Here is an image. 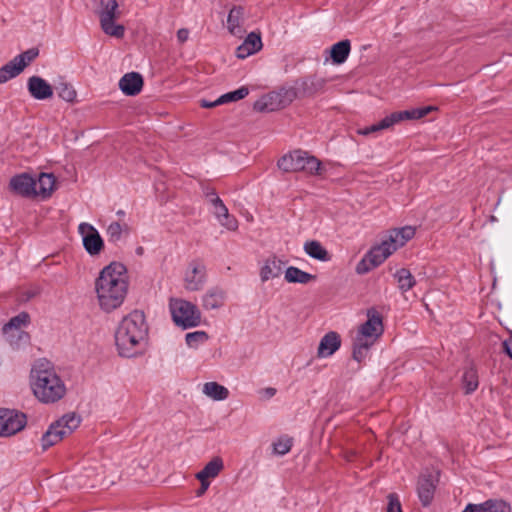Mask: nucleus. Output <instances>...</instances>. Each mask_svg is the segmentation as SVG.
<instances>
[{"label": "nucleus", "mask_w": 512, "mask_h": 512, "mask_svg": "<svg viewBox=\"0 0 512 512\" xmlns=\"http://www.w3.org/2000/svg\"><path fill=\"white\" fill-rule=\"evenodd\" d=\"M128 287L127 269L122 263L111 262L105 266L94 283L99 308L110 313L121 307L127 296Z\"/></svg>", "instance_id": "obj_1"}, {"label": "nucleus", "mask_w": 512, "mask_h": 512, "mask_svg": "<svg viewBox=\"0 0 512 512\" xmlns=\"http://www.w3.org/2000/svg\"><path fill=\"white\" fill-rule=\"evenodd\" d=\"M148 325L142 311L134 310L123 317L115 332V344L122 357H134L145 350Z\"/></svg>", "instance_id": "obj_2"}, {"label": "nucleus", "mask_w": 512, "mask_h": 512, "mask_svg": "<svg viewBox=\"0 0 512 512\" xmlns=\"http://www.w3.org/2000/svg\"><path fill=\"white\" fill-rule=\"evenodd\" d=\"M31 388L43 403H55L66 394V386L49 363L39 362L31 371Z\"/></svg>", "instance_id": "obj_3"}, {"label": "nucleus", "mask_w": 512, "mask_h": 512, "mask_svg": "<svg viewBox=\"0 0 512 512\" xmlns=\"http://www.w3.org/2000/svg\"><path fill=\"white\" fill-rule=\"evenodd\" d=\"M384 327L381 315L375 309L367 311V320L361 324L353 339V358L361 362L364 360L369 349L383 334Z\"/></svg>", "instance_id": "obj_4"}, {"label": "nucleus", "mask_w": 512, "mask_h": 512, "mask_svg": "<svg viewBox=\"0 0 512 512\" xmlns=\"http://www.w3.org/2000/svg\"><path fill=\"white\" fill-rule=\"evenodd\" d=\"M415 235V228L405 226L392 230L388 237L371 249V257L376 264H382L398 248L404 246Z\"/></svg>", "instance_id": "obj_5"}, {"label": "nucleus", "mask_w": 512, "mask_h": 512, "mask_svg": "<svg viewBox=\"0 0 512 512\" xmlns=\"http://www.w3.org/2000/svg\"><path fill=\"white\" fill-rule=\"evenodd\" d=\"M278 167L284 172H305L309 175H321L322 164L306 151L295 150L284 155L278 161Z\"/></svg>", "instance_id": "obj_6"}, {"label": "nucleus", "mask_w": 512, "mask_h": 512, "mask_svg": "<svg viewBox=\"0 0 512 512\" xmlns=\"http://www.w3.org/2000/svg\"><path fill=\"white\" fill-rule=\"evenodd\" d=\"M81 423V417L76 413H67L53 422L48 430L42 435L41 446L45 451L57 444L65 437L71 435Z\"/></svg>", "instance_id": "obj_7"}, {"label": "nucleus", "mask_w": 512, "mask_h": 512, "mask_svg": "<svg viewBox=\"0 0 512 512\" xmlns=\"http://www.w3.org/2000/svg\"><path fill=\"white\" fill-rule=\"evenodd\" d=\"M96 14L99 17L101 29L106 35L115 38H122L124 36L125 27L115 23L121 16L117 0H99Z\"/></svg>", "instance_id": "obj_8"}, {"label": "nucleus", "mask_w": 512, "mask_h": 512, "mask_svg": "<svg viewBox=\"0 0 512 512\" xmlns=\"http://www.w3.org/2000/svg\"><path fill=\"white\" fill-rule=\"evenodd\" d=\"M169 310L176 326L182 329L197 327L201 323V312L198 307L184 299L171 298Z\"/></svg>", "instance_id": "obj_9"}, {"label": "nucleus", "mask_w": 512, "mask_h": 512, "mask_svg": "<svg viewBox=\"0 0 512 512\" xmlns=\"http://www.w3.org/2000/svg\"><path fill=\"white\" fill-rule=\"evenodd\" d=\"M294 88H281L268 93L254 103V109L259 112L275 111L289 105L296 98Z\"/></svg>", "instance_id": "obj_10"}, {"label": "nucleus", "mask_w": 512, "mask_h": 512, "mask_svg": "<svg viewBox=\"0 0 512 512\" xmlns=\"http://www.w3.org/2000/svg\"><path fill=\"white\" fill-rule=\"evenodd\" d=\"M26 425V416L15 410L0 409V436L8 437L21 431Z\"/></svg>", "instance_id": "obj_11"}, {"label": "nucleus", "mask_w": 512, "mask_h": 512, "mask_svg": "<svg viewBox=\"0 0 512 512\" xmlns=\"http://www.w3.org/2000/svg\"><path fill=\"white\" fill-rule=\"evenodd\" d=\"M184 287L188 291H199L206 282V266L199 260L189 263L184 273Z\"/></svg>", "instance_id": "obj_12"}, {"label": "nucleus", "mask_w": 512, "mask_h": 512, "mask_svg": "<svg viewBox=\"0 0 512 512\" xmlns=\"http://www.w3.org/2000/svg\"><path fill=\"white\" fill-rule=\"evenodd\" d=\"M78 232L82 237L83 246L90 255H98L103 249L104 242L97 229L89 223H81Z\"/></svg>", "instance_id": "obj_13"}, {"label": "nucleus", "mask_w": 512, "mask_h": 512, "mask_svg": "<svg viewBox=\"0 0 512 512\" xmlns=\"http://www.w3.org/2000/svg\"><path fill=\"white\" fill-rule=\"evenodd\" d=\"M439 482L438 472L424 473L419 477L417 492L423 506H429L434 498L436 486Z\"/></svg>", "instance_id": "obj_14"}, {"label": "nucleus", "mask_w": 512, "mask_h": 512, "mask_svg": "<svg viewBox=\"0 0 512 512\" xmlns=\"http://www.w3.org/2000/svg\"><path fill=\"white\" fill-rule=\"evenodd\" d=\"M30 95L37 100H46L53 96L52 86L39 76H31L27 81Z\"/></svg>", "instance_id": "obj_15"}, {"label": "nucleus", "mask_w": 512, "mask_h": 512, "mask_svg": "<svg viewBox=\"0 0 512 512\" xmlns=\"http://www.w3.org/2000/svg\"><path fill=\"white\" fill-rule=\"evenodd\" d=\"M227 299L226 291L218 286L209 288L202 296V307L205 310H216L224 306Z\"/></svg>", "instance_id": "obj_16"}, {"label": "nucleus", "mask_w": 512, "mask_h": 512, "mask_svg": "<svg viewBox=\"0 0 512 512\" xmlns=\"http://www.w3.org/2000/svg\"><path fill=\"white\" fill-rule=\"evenodd\" d=\"M36 185V180L27 174L17 175L10 181L13 191L25 197L36 196Z\"/></svg>", "instance_id": "obj_17"}, {"label": "nucleus", "mask_w": 512, "mask_h": 512, "mask_svg": "<svg viewBox=\"0 0 512 512\" xmlns=\"http://www.w3.org/2000/svg\"><path fill=\"white\" fill-rule=\"evenodd\" d=\"M340 345V335L334 331L328 332L320 340L317 356L319 358L329 357L340 348Z\"/></svg>", "instance_id": "obj_18"}, {"label": "nucleus", "mask_w": 512, "mask_h": 512, "mask_svg": "<svg viewBox=\"0 0 512 512\" xmlns=\"http://www.w3.org/2000/svg\"><path fill=\"white\" fill-rule=\"evenodd\" d=\"M143 87V78L137 72L125 74L119 81L120 90L127 96L139 94Z\"/></svg>", "instance_id": "obj_19"}, {"label": "nucleus", "mask_w": 512, "mask_h": 512, "mask_svg": "<svg viewBox=\"0 0 512 512\" xmlns=\"http://www.w3.org/2000/svg\"><path fill=\"white\" fill-rule=\"evenodd\" d=\"M29 322V315L25 312L18 314L17 316L12 317L8 323H6L3 327V333L6 336L7 340L12 346H17L18 341H15L14 333L17 330H21L22 326H25Z\"/></svg>", "instance_id": "obj_20"}, {"label": "nucleus", "mask_w": 512, "mask_h": 512, "mask_svg": "<svg viewBox=\"0 0 512 512\" xmlns=\"http://www.w3.org/2000/svg\"><path fill=\"white\" fill-rule=\"evenodd\" d=\"M284 262L273 256L268 258L260 270V278L262 282L279 277L282 274Z\"/></svg>", "instance_id": "obj_21"}, {"label": "nucleus", "mask_w": 512, "mask_h": 512, "mask_svg": "<svg viewBox=\"0 0 512 512\" xmlns=\"http://www.w3.org/2000/svg\"><path fill=\"white\" fill-rule=\"evenodd\" d=\"M262 47V41L260 35L252 32L250 33L245 41L237 48L236 55L240 59H244L256 52Z\"/></svg>", "instance_id": "obj_22"}, {"label": "nucleus", "mask_w": 512, "mask_h": 512, "mask_svg": "<svg viewBox=\"0 0 512 512\" xmlns=\"http://www.w3.org/2000/svg\"><path fill=\"white\" fill-rule=\"evenodd\" d=\"M36 184V196L47 199L55 190L56 180L53 174L41 173Z\"/></svg>", "instance_id": "obj_23"}, {"label": "nucleus", "mask_w": 512, "mask_h": 512, "mask_svg": "<svg viewBox=\"0 0 512 512\" xmlns=\"http://www.w3.org/2000/svg\"><path fill=\"white\" fill-rule=\"evenodd\" d=\"M434 108L431 106L422 107V108H414L411 110L405 111H397L390 114L393 125L403 121V120H417L426 116L430 111Z\"/></svg>", "instance_id": "obj_24"}, {"label": "nucleus", "mask_w": 512, "mask_h": 512, "mask_svg": "<svg viewBox=\"0 0 512 512\" xmlns=\"http://www.w3.org/2000/svg\"><path fill=\"white\" fill-rule=\"evenodd\" d=\"M202 393L214 401H223L229 397V390L214 381L204 383Z\"/></svg>", "instance_id": "obj_25"}, {"label": "nucleus", "mask_w": 512, "mask_h": 512, "mask_svg": "<svg viewBox=\"0 0 512 512\" xmlns=\"http://www.w3.org/2000/svg\"><path fill=\"white\" fill-rule=\"evenodd\" d=\"M350 51L351 43L349 40L345 39L335 43L330 48V57L332 62L337 65L344 63L347 60Z\"/></svg>", "instance_id": "obj_26"}, {"label": "nucleus", "mask_w": 512, "mask_h": 512, "mask_svg": "<svg viewBox=\"0 0 512 512\" xmlns=\"http://www.w3.org/2000/svg\"><path fill=\"white\" fill-rule=\"evenodd\" d=\"M244 9L241 6H234L227 18V28L233 35L240 36L242 34V21H243Z\"/></svg>", "instance_id": "obj_27"}, {"label": "nucleus", "mask_w": 512, "mask_h": 512, "mask_svg": "<svg viewBox=\"0 0 512 512\" xmlns=\"http://www.w3.org/2000/svg\"><path fill=\"white\" fill-rule=\"evenodd\" d=\"M224 465L220 457H215L209 461L204 468L196 474L198 480L209 481L210 478H215L222 471Z\"/></svg>", "instance_id": "obj_28"}, {"label": "nucleus", "mask_w": 512, "mask_h": 512, "mask_svg": "<svg viewBox=\"0 0 512 512\" xmlns=\"http://www.w3.org/2000/svg\"><path fill=\"white\" fill-rule=\"evenodd\" d=\"M304 251L311 258L327 262L331 259L329 252L322 246L319 241L311 240L304 243Z\"/></svg>", "instance_id": "obj_29"}, {"label": "nucleus", "mask_w": 512, "mask_h": 512, "mask_svg": "<svg viewBox=\"0 0 512 512\" xmlns=\"http://www.w3.org/2000/svg\"><path fill=\"white\" fill-rule=\"evenodd\" d=\"M284 277L288 283L300 284H307L316 278L315 275L307 273L294 266H290L286 269Z\"/></svg>", "instance_id": "obj_30"}, {"label": "nucleus", "mask_w": 512, "mask_h": 512, "mask_svg": "<svg viewBox=\"0 0 512 512\" xmlns=\"http://www.w3.org/2000/svg\"><path fill=\"white\" fill-rule=\"evenodd\" d=\"M462 382L466 394H471L478 388V374L474 367L470 366L465 369Z\"/></svg>", "instance_id": "obj_31"}, {"label": "nucleus", "mask_w": 512, "mask_h": 512, "mask_svg": "<svg viewBox=\"0 0 512 512\" xmlns=\"http://www.w3.org/2000/svg\"><path fill=\"white\" fill-rule=\"evenodd\" d=\"M395 278L397 279L399 289L402 292L409 291L416 284V281H415L413 275L411 274V272L405 268L398 270L395 273Z\"/></svg>", "instance_id": "obj_32"}, {"label": "nucleus", "mask_w": 512, "mask_h": 512, "mask_svg": "<svg viewBox=\"0 0 512 512\" xmlns=\"http://www.w3.org/2000/svg\"><path fill=\"white\" fill-rule=\"evenodd\" d=\"M392 126H393V122H392L391 116L388 115L385 118H383L381 121H379L378 123L372 124V125L364 127V128H360V129H358L357 132H358V134L367 136L370 134L380 132L382 130L389 129Z\"/></svg>", "instance_id": "obj_33"}, {"label": "nucleus", "mask_w": 512, "mask_h": 512, "mask_svg": "<svg viewBox=\"0 0 512 512\" xmlns=\"http://www.w3.org/2000/svg\"><path fill=\"white\" fill-rule=\"evenodd\" d=\"M206 197L210 204L213 206V214L215 215L217 220H219L222 216H225L226 213L229 212L226 205L214 191L206 193Z\"/></svg>", "instance_id": "obj_34"}, {"label": "nucleus", "mask_w": 512, "mask_h": 512, "mask_svg": "<svg viewBox=\"0 0 512 512\" xmlns=\"http://www.w3.org/2000/svg\"><path fill=\"white\" fill-rule=\"evenodd\" d=\"M209 339V335L207 332L199 330L187 333L185 335V341L188 347L192 349H197L204 343H206Z\"/></svg>", "instance_id": "obj_35"}, {"label": "nucleus", "mask_w": 512, "mask_h": 512, "mask_svg": "<svg viewBox=\"0 0 512 512\" xmlns=\"http://www.w3.org/2000/svg\"><path fill=\"white\" fill-rule=\"evenodd\" d=\"M21 72L22 70H20L19 66L12 59L0 68V84L6 83L10 79L15 78Z\"/></svg>", "instance_id": "obj_36"}, {"label": "nucleus", "mask_w": 512, "mask_h": 512, "mask_svg": "<svg viewBox=\"0 0 512 512\" xmlns=\"http://www.w3.org/2000/svg\"><path fill=\"white\" fill-rule=\"evenodd\" d=\"M39 54L37 48H31L13 58L20 70H24Z\"/></svg>", "instance_id": "obj_37"}, {"label": "nucleus", "mask_w": 512, "mask_h": 512, "mask_svg": "<svg viewBox=\"0 0 512 512\" xmlns=\"http://www.w3.org/2000/svg\"><path fill=\"white\" fill-rule=\"evenodd\" d=\"M249 94V89L245 86L240 87L235 91L228 92L226 94L221 95L218 98V103L226 104L229 102H235L245 98Z\"/></svg>", "instance_id": "obj_38"}, {"label": "nucleus", "mask_w": 512, "mask_h": 512, "mask_svg": "<svg viewBox=\"0 0 512 512\" xmlns=\"http://www.w3.org/2000/svg\"><path fill=\"white\" fill-rule=\"evenodd\" d=\"M55 90H56L58 96L66 102H74L76 95H77V93H76L75 89L72 87V85H70L66 82L59 83L55 87Z\"/></svg>", "instance_id": "obj_39"}, {"label": "nucleus", "mask_w": 512, "mask_h": 512, "mask_svg": "<svg viewBox=\"0 0 512 512\" xmlns=\"http://www.w3.org/2000/svg\"><path fill=\"white\" fill-rule=\"evenodd\" d=\"M128 232V226L127 225H121L119 222H112L107 227V237L110 242H118L123 232Z\"/></svg>", "instance_id": "obj_40"}, {"label": "nucleus", "mask_w": 512, "mask_h": 512, "mask_svg": "<svg viewBox=\"0 0 512 512\" xmlns=\"http://www.w3.org/2000/svg\"><path fill=\"white\" fill-rule=\"evenodd\" d=\"M486 512H511V506L502 499H489L484 502Z\"/></svg>", "instance_id": "obj_41"}, {"label": "nucleus", "mask_w": 512, "mask_h": 512, "mask_svg": "<svg viewBox=\"0 0 512 512\" xmlns=\"http://www.w3.org/2000/svg\"><path fill=\"white\" fill-rule=\"evenodd\" d=\"M273 452L276 455L287 454L292 447V438L288 436H281L273 443Z\"/></svg>", "instance_id": "obj_42"}, {"label": "nucleus", "mask_w": 512, "mask_h": 512, "mask_svg": "<svg viewBox=\"0 0 512 512\" xmlns=\"http://www.w3.org/2000/svg\"><path fill=\"white\" fill-rule=\"evenodd\" d=\"M380 264H376L373 258L371 257V250L367 253V255L357 264L356 272L358 274H365L369 272L371 269L379 266Z\"/></svg>", "instance_id": "obj_43"}, {"label": "nucleus", "mask_w": 512, "mask_h": 512, "mask_svg": "<svg viewBox=\"0 0 512 512\" xmlns=\"http://www.w3.org/2000/svg\"><path fill=\"white\" fill-rule=\"evenodd\" d=\"M386 512H403L398 494L390 493L387 495Z\"/></svg>", "instance_id": "obj_44"}, {"label": "nucleus", "mask_w": 512, "mask_h": 512, "mask_svg": "<svg viewBox=\"0 0 512 512\" xmlns=\"http://www.w3.org/2000/svg\"><path fill=\"white\" fill-rule=\"evenodd\" d=\"M218 221L221 226L225 227L230 231H235L238 228L237 219L234 216L230 215L229 212H227L225 216H222Z\"/></svg>", "instance_id": "obj_45"}, {"label": "nucleus", "mask_w": 512, "mask_h": 512, "mask_svg": "<svg viewBox=\"0 0 512 512\" xmlns=\"http://www.w3.org/2000/svg\"><path fill=\"white\" fill-rule=\"evenodd\" d=\"M325 81L320 78H312L304 82L305 89L310 92H316L323 88Z\"/></svg>", "instance_id": "obj_46"}, {"label": "nucleus", "mask_w": 512, "mask_h": 512, "mask_svg": "<svg viewBox=\"0 0 512 512\" xmlns=\"http://www.w3.org/2000/svg\"><path fill=\"white\" fill-rule=\"evenodd\" d=\"M13 333L15 335V341H18V345L16 347H19L21 344H26L29 341V335L26 332L17 330Z\"/></svg>", "instance_id": "obj_47"}, {"label": "nucleus", "mask_w": 512, "mask_h": 512, "mask_svg": "<svg viewBox=\"0 0 512 512\" xmlns=\"http://www.w3.org/2000/svg\"><path fill=\"white\" fill-rule=\"evenodd\" d=\"M462 512H486L484 502L479 504L469 503Z\"/></svg>", "instance_id": "obj_48"}, {"label": "nucleus", "mask_w": 512, "mask_h": 512, "mask_svg": "<svg viewBox=\"0 0 512 512\" xmlns=\"http://www.w3.org/2000/svg\"><path fill=\"white\" fill-rule=\"evenodd\" d=\"M188 37H189L188 29L182 28L177 31V39L180 43H184L185 41H187Z\"/></svg>", "instance_id": "obj_49"}, {"label": "nucleus", "mask_w": 512, "mask_h": 512, "mask_svg": "<svg viewBox=\"0 0 512 512\" xmlns=\"http://www.w3.org/2000/svg\"><path fill=\"white\" fill-rule=\"evenodd\" d=\"M219 105H221V103H218V98L215 101H208L205 99L200 101V106L203 108H213Z\"/></svg>", "instance_id": "obj_50"}, {"label": "nucleus", "mask_w": 512, "mask_h": 512, "mask_svg": "<svg viewBox=\"0 0 512 512\" xmlns=\"http://www.w3.org/2000/svg\"><path fill=\"white\" fill-rule=\"evenodd\" d=\"M503 347L505 352L512 359V336L503 342Z\"/></svg>", "instance_id": "obj_51"}, {"label": "nucleus", "mask_w": 512, "mask_h": 512, "mask_svg": "<svg viewBox=\"0 0 512 512\" xmlns=\"http://www.w3.org/2000/svg\"><path fill=\"white\" fill-rule=\"evenodd\" d=\"M201 483L200 489L197 491V496H202L208 489L210 482L206 480H199Z\"/></svg>", "instance_id": "obj_52"}, {"label": "nucleus", "mask_w": 512, "mask_h": 512, "mask_svg": "<svg viewBox=\"0 0 512 512\" xmlns=\"http://www.w3.org/2000/svg\"><path fill=\"white\" fill-rule=\"evenodd\" d=\"M263 396L267 399L272 398L276 394V389L273 387H267L261 391Z\"/></svg>", "instance_id": "obj_53"}, {"label": "nucleus", "mask_w": 512, "mask_h": 512, "mask_svg": "<svg viewBox=\"0 0 512 512\" xmlns=\"http://www.w3.org/2000/svg\"><path fill=\"white\" fill-rule=\"evenodd\" d=\"M117 215L118 216H124L125 212L123 210H119V211H117Z\"/></svg>", "instance_id": "obj_54"}]
</instances>
